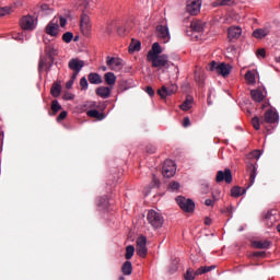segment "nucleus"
<instances>
[{"instance_id":"1","label":"nucleus","mask_w":280,"mask_h":280,"mask_svg":"<svg viewBox=\"0 0 280 280\" xmlns=\"http://www.w3.org/2000/svg\"><path fill=\"white\" fill-rule=\"evenodd\" d=\"M261 152L260 150H254L246 156L247 160H250L246 162V172L248 173V176L250 177L248 187L246 189L250 188L254 185V180L256 179L257 168H256V161L260 159Z\"/></svg>"},{"instance_id":"2","label":"nucleus","mask_w":280,"mask_h":280,"mask_svg":"<svg viewBox=\"0 0 280 280\" xmlns=\"http://www.w3.org/2000/svg\"><path fill=\"white\" fill-rule=\"evenodd\" d=\"M278 113L273 112L272 109H268L266 110V113H264V116H261V118H258L256 116L252 118V127L254 128V130H260V126H264V124H276L278 122Z\"/></svg>"},{"instance_id":"3","label":"nucleus","mask_w":280,"mask_h":280,"mask_svg":"<svg viewBox=\"0 0 280 280\" xmlns=\"http://www.w3.org/2000/svg\"><path fill=\"white\" fill-rule=\"evenodd\" d=\"M231 69L232 67L224 62L217 63L215 61H211L208 66L209 71L220 74L221 77H228L231 74Z\"/></svg>"},{"instance_id":"4","label":"nucleus","mask_w":280,"mask_h":280,"mask_svg":"<svg viewBox=\"0 0 280 280\" xmlns=\"http://www.w3.org/2000/svg\"><path fill=\"white\" fill-rule=\"evenodd\" d=\"M147 221L149 222L150 226H152V229L158 230L161 229L164 224V217H162V214L155 210H149V213L147 214Z\"/></svg>"},{"instance_id":"5","label":"nucleus","mask_w":280,"mask_h":280,"mask_svg":"<svg viewBox=\"0 0 280 280\" xmlns=\"http://www.w3.org/2000/svg\"><path fill=\"white\" fill-rule=\"evenodd\" d=\"M177 206L182 211L186 213H191L196 209V203L191 199H187L185 197L176 198Z\"/></svg>"},{"instance_id":"6","label":"nucleus","mask_w":280,"mask_h":280,"mask_svg":"<svg viewBox=\"0 0 280 280\" xmlns=\"http://www.w3.org/2000/svg\"><path fill=\"white\" fill-rule=\"evenodd\" d=\"M147 60L149 62H152V68H164L167 65V56L166 55H160V56H147Z\"/></svg>"},{"instance_id":"7","label":"nucleus","mask_w":280,"mask_h":280,"mask_svg":"<svg viewBox=\"0 0 280 280\" xmlns=\"http://www.w3.org/2000/svg\"><path fill=\"white\" fill-rule=\"evenodd\" d=\"M214 182L217 183H226V185H231L233 183V174L231 170L224 168V171L217 172V176L214 177Z\"/></svg>"},{"instance_id":"8","label":"nucleus","mask_w":280,"mask_h":280,"mask_svg":"<svg viewBox=\"0 0 280 280\" xmlns=\"http://www.w3.org/2000/svg\"><path fill=\"white\" fill-rule=\"evenodd\" d=\"M176 174V164L172 160H166L162 166V175L166 178L174 177Z\"/></svg>"},{"instance_id":"9","label":"nucleus","mask_w":280,"mask_h":280,"mask_svg":"<svg viewBox=\"0 0 280 280\" xmlns=\"http://www.w3.org/2000/svg\"><path fill=\"white\" fill-rule=\"evenodd\" d=\"M178 92V86L175 84L172 85H163L160 90H158V96L162 100H166L167 96H172Z\"/></svg>"},{"instance_id":"10","label":"nucleus","mask_w":280,"mask_h":280,"mask_svg":"<svg viewBox=\"0 0 280 280\" xmlns=\"http://www.w3.org/2000/svg\"><path fill=\"white\" fill-rule=\"evenodd\" d=\"M21 28L24 31H33L36 27V18L31 15H24L23 19H21Z\"/></svg>"},{"instance_id":"11","label":"nucleus","mask_w":280,"mask_h":280,"mask_svg":"<svg viewBox=\"0 0 280 280\" xmlns=\"http://www.w3.org/2000/svg\"><path fill=\"white\" fill-rule=\"evenodd\" d=\"M148 254L147 237L140 236L137 238V255L140 258H145Z\"/></svg>"},{"instance_id":"12","label":"nucleus","mask_w":280,"mask_h":280,"mask_svg":"<svg viewBox=\"0 0 280 280\" xmlns=\"http://www.w3.org/2000/svg\"><path fill=\"white\" fill-rule=\"evenodd\" d=\"M156 36H158V39L162 40V43L164 44H167L170 43V31L167 30V26L166 25H158L156 26Z\"/></svg>"},{"instance_id":"13","label":"nucleus","mask_w":280,"mask_h":280,"mask_svg":"<svg viewBox=\"0 0 280 280\" xmlns=\"http://www.w3.org/2000/svg\"><path fill=\"white\" fill-rule=\"evenodd\" d=\"M60 26L58 25V20L52 19L48 25H46L45 32L46 35L50 37H57Z\"/></svg>"},{"instance_id":"14","label":"nucleus","mask_w":280,"mask_h":280,"mask_svg":"<svg viewBox=\"0 0 280 280\" xmlns=\"http://www.w3.org/2000/svg\"><path fill=\"white\" fill-rule=\"evenodd\" d=\"M201 3L199 0H187L186 11L192 16H196L199 13Z\"/></svg>"},{"instance_id":"15","label":"nucleus","mask_w":280,"mask_h":280,"mask_svg":"<svg viewBox=\"0 0 280 280\" xmlns=\"http://www.w3.org/2000/svg\"><path fill=\"white\" fill-rule=\"evenodd\" d=\"M52 65L54 57H40V61H38V72H43L45 69L46 72H49Z\"/></svg>"},{"instance_id":"16","label":"nucleus","mask_w":280,"mask_h":280,"mask_svg":"<svg viewBox=\"0 0 280 280\" xmlns=\"http://www.w3.org/2000/svg\"><path fill=\"white\" fill-rule=\"evenodd\" d=\"M107 67L114 71H121L122 69V60L115 57H107Z\"/></svg>"},{"instance_id":"17","label":"nucleus","mask_w":280,"mask_h":280,"mask_svg":"<svg viewBox=\"0 0 280 280\" xmlns=\"http://www.w3.org/2000/svg\"><path fill=\"white\" fill-rule=\"evenodd\" d=\"M85 62L80 59H70L68 62V69L72 70L75 73H80L82 71Z\"/></svg>"},{"instance_id":"18","label":"nucleus","mask_w":280,"mask_h":280,"mask_svg":"<svg viewBox=\"0 0 280 280\" xmlns=\"http://www.w3.org/2000/svg\"><path fill=\"white\" fill-rule=\"evenodd\" d=\"M80 28L81 33L85 36H88L90 34V30H92V25H90V18L85 14L81 15Z\"/></svg>"},{"instance_id":"19","label":"nucleus","mask_w":280,"mask_h":280,"mask_svg":"<svg viewBox=\"0 0 280 280\" xmlns=\"http://www.w3.org/2000/svg\"><path fill=\"white\" fill-rule=\"evenodd\" d=\"M271 245L272 243L268 240L252 242V247L256 249H268L270 248Z\"/></svg>"},{"instance_id":"20","label":"nucleus","mask_w":280,"mask_h":280,"mask_svg":"<svg viewBox=\"0 0 280 280\" xmlns=\"http://www.w3.org/2000/svg\"><path fill=\"white\" fill-rule=\"evenodd\" d=\"M95 94L103 100H107L110 96V89L107 86H100L95 90Z\"/></svg>"},{"instance_id":"21","label":"nucleus","mask_w":280,"mask_h":280,"mask_svg":"<svg viewBox=\"0 0 280 280\" xmlns=\"http://www.w3.org/2000/svg\"><path fill=\"white\" fill-rule=\"evenodd\" d=\"M243 31L238 26H231L228 32L229 39H236L241 37Z\"/></svg>"},{"instance_id":"22","label":"nucleus","mask_w":280,"mask_h":280,"mask_svg":"<svg viewBox=\"0 0 280 280\" xmlns=\"http://www.w3.org/2000/svg\"><path fill=\"white\" fill-rule=\"evenodd\" d=\"M206 23L201 22L200 20H194L190 24L191 31L196 33H203V28Z\"/></svg>"},{"instance_id":"23","label":"nucleus","mask_w":280,"mask_h":280,"mask_svg":"<svg viewBox=\"0 0 280 280\" xmlns=\"http://www.w3.org/2000/svg\"><path fill=\"white\" fill-rule=\"evenodd\" d=\"M86 80H89L90 84L93 85H100L103 83L102 75H100V73H90Z\"/></svg>"},{"instance_id":"24","label":"nucleus","mask_w":280,"mask_h":280,"mask_svg":"<svg viewBox=\"0 0 280 280\" xmlns=\"http://www.w3.org/2000/svg\"><path fill=\"white\" fill-rule=\"evenodd\" d=\"M269 32L266 28H256L254 30V32L252 33V37L256 38V39H262L266 36H268Z\"/></svg>"},{"instance_id":"25","label":"nucleus","mask_w":280,"mask_h":280,"mask_svg":"<svg viewBox=\"0 0 280 280\" xmlns=\"http://www.w3.org/2000/svg\"><path fill=\"white\" fill-rule=\"evenodd\" d=\"M62 92V85H60V82H54L52 88L50 89V95L52 97H59L60 93Z\"/></svg>"},{"instance_id":"26","label":"nucleus","mask_w":280,"mask_h":280,"mask_svg":"<svg viewBox=\"0 0 280 280\" xmlns=\"http://www.w3.org/2000/svg\"><path fill=\"white\" fill-rule=\"evenodd\" d=\"M160 54H162V48L159 43H154L147 57H160Z\"/></svg>"},{"instance_id":"27","label":"nucleus","mask_w":280,"mask_h":280,"mask_svg":"<svg viewBox=\"0 0 280 280\" xmlns=\"http://www.w3.org/2000/svg\"><path fill=\"white\" fill-rule=\"evenodd\" d=\"M192 104H194V97L187 96L186 101H184V103H182V105H179V109L187 112V110L191 109Z\"/></svg>"},{"instance_id":"28","label":"nucleus","mask_w":280,"mask_h":280,"mask_svg":"<svg viewBox=\"0 0 280 280\" xmlns=\"http://www.w3.org/2000/svg\"><path fill=\"white\" fill-rule=\"evenodd\" d=\"M88 117L95 118L97 121L105 119V114L97 112L96 109H91L88 112Z\"/></svg>"},{"instance_id":"29","label":"nucleus","mask_w":280,"mask_h":280,"mask_svg":"<svg viewBox=\"0 0 280 280\" xmlns=\"http://www.w3.org/2000/svg\"><path fill=\"white\" fill-rule=\"evenodd\" d=\"M244 192H246L245 188H242L238 186H234L231 188V197L232 198H238V197L243 196Z\"/></svg>"},{"instance_id":"30","label":"nucleus","mask_w":280,"mask_h":280,"mask_svg":"<svg viewBox=\"0 0 280 280\" xmlns=\"http://www.w3.org/2000/svg\"><path fill=\"white\" fill-rule=\"evenodd\" d=\"M252 101L256 103H260L264 101V94H261L260 90H252L250 91Z\"/></svg>"},{"instance_id":"31","label":"nucleus","mask_w":280,"mask_h":280,"mask_svg":"<svg viewBox=\"0 0 280 280\" xmlns=\"http://www.w3.org/2000/svg\"><path fill=\"white\" fill-rule=\"evenodd\" d=\"M104 80H105V83H107V85L114 86L115 82L117 81V77H115V73L113 72H107L104 75Z\"/></svg>"},{"instance_id":"32","label":"nucleus","mask_w":280,"mask_h":280,"mask_svg":"<svg viewBox=\"0 0 280 280\" xmlns=\"http://www.w3.org/2000/svg\"><path fill=\"white\" fill-rule=\"evenodd\" d=\"M120 272L125 276H130L132 273V264L130 261H125L120 267Z\"/></svg>"},{"instance_id":"33","label":"nucleus","mask_w":280,"mask_h":280,"mask_svg":"<svg viewBox=\"0 0 280 280\" xmlns=\"http://www.w3.org/2000/svg\"><path fill=\"white\" fill-rule=\"evenodd\" d=\"M205 81L206 77L203 75V73L195 71V82L197 83V85H199V88H203Z\"/></svg>"},{"instance_id":"34","label":"nucleus","mask_w":280,"mask_h":280,"mask_svg":"<svg viewBox=\"0 0 280 280\" xmlns=\"http://www.w3.org/2000/svg\"><path fill=\"white\" fill-rule=\"evenodd\" d=\"M44 54H46V56L44 57L54 58L57 55V50L54 48L52 45H46V47L44 48Z\"/></svg>"},{"instance_id":"35","label":"nucleus","mask_w":280,"mask_h":280,"mask_svg":"<svg viewBox=\"0 0 280 280\" xmlns=\"http://www.w3.org/2000/svg\"><path fill=\"white\" fill-rule=\"evenodd\" d=\"M50 109L52 110L51 115L55 116L58 112L62 110V105L57 100H54Z\"/></svg>"},{"instance_id":"36","label":"nucleus","mask_w":280,"mask_h":280,"mask_svg":"<svg viewBox=\"0 0 280 280\" xmlns=\"http://www.w3.org/2000/svg\"><path fill=\"white\" fill-rule=\"evenodd\" d=\"M139 50H140V42L132 39L129 45V52L132 54V52L139 51Z\"/></svg>"},{"instance_id":"37","label":"nucleus","mask_w":280,"mask_h":280,"mask_svg":"<svg viewBox=\"0 0 280 280\" xmlns=\"http://www.w3.org/2000/svg\"><path fill=\"white\" fill-rule=\"evenodd\" d=\"M97 207H100L101 209H107L109 207V201L107 200V197H100Z\"/></svg>"},{"instance_id":"38","label":"nucleus","mask_w":280,"mask_h":280,"mask_svg":"<svg viewBox=\"0 0 280 280\" xmlns=\"http://www.w3.org/2000/svg\"><path fill=\"white\" fill-rule=\"evenodd\" d=\"M133 255H135V246L132 245L127 246L126 253H125V259L130 260Z\"/></svg>"},{"instance_id":"39","label":"nucleus","mask_w":280,"mask_h":280,"mask_svg":"<svg viewBox=\"0 0 280 280\" xmlns=\"http://www.w3.org/2000/svg\"><path fill=\"white\" fill-rule=\"evenodd\" d=\"M196 276H198V275H196L194 272V269L189 268V269H187L186 273L184 275V279L185 280H196Z\"/></svg>"},{"instance_id":"40","label":"nucleus","mask_w":280,"mask_h":280,"mask_svg":"<svg viewBox=\"0 0 280 280\" xmlns=\"http://www.w3.org/2000/svg\"><path fill=\"white\" fill-rule=\"evenodd\" d=\"M244 79L246 80V82H248V84H254L255 83V75H254L253 71H247L244 74Z\"/></svg>"},{"instance_id":"41","label":"nucleus","mask_w":280,"mask_h":280,"mask_svg":"<svg viewBox=\"0 0 280 280\" xmlns=\"http://www.w3.org/2000/svg\"><path fill=\"white\" fill-rule=\"evenodd\" d=\"M72 39H73V34L72 33H70V32L63 33V35H62L63 43L70 44L72 42Z\"/></svg>"},{"instance_id":"42","label":"nucleus","mask_w":280,"mask_h":280,"mask_svg":"<svg viewBox=\"0 0 280 280\" xmlns=\"http://www.w3.org/2000/svg\"><path fill=\"white\" fill-rule=\"evenodd\" d=\"M9 13H11V8L5 7L0 9V18L7 16Z\"/></svg>"},{"instance_id":"43","label":"nucleus","mask_w":280,"mask_h":280,"mask_svg":"<svg viewBox=\"0 0 280 280\" xmlns=\"http://www.w3.org/2000/svg\"><path fill=\"white\" fill-rule=\"evenodd\" d=\"M80 86H81V91L88 90V80L85 79V77L81 78Z\"/></svg>"},{"instance_id":"44","label":"nucleus","mask_w":280,"mask_h":280,"mask_svg":"<svg viewBox=\"0 0 280 280\" xmlns=\"http://www.w3.org/2000/svg\"><path fill=\"white\" fill-rule=\"evenodd\" d=\"M234 0H221V2H219V5L221 7H231L233 5Z\"/></svg>"},{"instance_id":"45","label":"nucleus","mask_w":280,"mask_h":280,"mask_svg":"<svg viewBox=\"0 0 280 280\" xmlns=\"http://www.w3.org/2000/svg\"><path fill=\"white\" fill-rule=\"evenodd\" d=\"M170 189H172V191H177L179 189V183L178 182L170 183Z\"/></svg>"},{"instance_id":"46","label":"nucleus","mask_w":280,"mask_h":280,"mask_svg":"<svg viewBox=\"0 0 280 280\" xmlns=\"http://www.w3.org/2000/svg\"><path fill=\"white\" fill-rule=\"evenodd\" d=\"M147 153H149V154L156 153V147H154L152 144L147 145Z\"/></svg>"},{"instance_id":"47","label":"nucleus","mask_w":280,"mask_h":280,"mask_svg":"<svg viewBox=\"0 0 280 280\" xmlns=\"http://www.w3.org/2000/svg\"><path fill=\"white\" fill-rule=\"evenodd\" d=\"M67 116H68V113H67V112H62V113H60V115H58V117L56 118V120H57L58 122L63 121Z\"/></svg>"},{"instance_id":"48","label":"nucleus","mask_w":280,"mask_h":280,"mask_svg":"<svg viewBox=\"0 0 280 280\" xmlns=\"http://www.w3.org/2000/svg\"><path fill=\"white\" fill-rule=\"evenodd\" d=\"M209 271H207L206 269L203 268H199L197 270L194 271L195 276H202V275H206L208 273Z\"/></svg>"},{"instance_id":"49","label":"nucleus","mask_w":280,"mask_h":280,"mask_svg":"<svg viewBox=\"0 0 280 280\" xmlns=\"http://www.w3.org/2000/svg\"><path fill=\"white\" fill-rule=\"evenodd\" d=\"M256 56H258V58H265L266 57V50L260 48L256 51Z\"/></svg>"},{"instance_id":"50","label":"nucleus","mask_w":280,"mask_h":280,"mask_svg":"<svg viewBox=\"0 0 280 280\" xmlns=\"http://www.w3.org/2000/svg\"><path fill=\"white\" fill-rule=\"evenodd\" d=\"M54 20H56V21H58V22L60 23L59 26H61V27H65V26H66L67 21H66L65 18H60V19L54 18Z\"/></svg>"},{"instance_id":"51","label":"nucleus","mask_w":280,"mask_h":280,"mask_svg":"<svg viewBox=\"0 0 280 280\" xmlns=\"http://www.w3.org/2000/svg\"><path fill=\"white\" fill-rule=\"evenodd\" d=\"M199 269H203V270H207V272H210L212 270H215V266H203V267H199Z\"/></svg>"},{"instance_id":"52","label":"nucleus","mask_w":280,"mask_h":280,"mask_svg":"<svg viewBox=\"0 0 280 280\" xmlns=\"http://www.w3.org/2000/svg\"><path fill=\"white\" fill-rule=\"evenodd\" d=\"M63 100L65 101H72L73 100V94L72 93H65L63 94Z\"/></svg>"},{"instance_id":"53","label":"nucleus","mask_w":280,"mask_h":280,"mask_svg":"<svg viewBox=\"0 0 280 280\" xmlns=\"http://www.w3.org/2000/svg\"><path fill=\"white\" fill-rule=\"evenodd\" d=\"M160 184L159 179L156 176L152 175V187H158Z\"/></svg>"},{"instance_id":"54","label":"nucleus","mask_w":280,"mask_h":280,"mask_svg":"<svg viewBox=\"0 0 280 280\" xmlns=\"http://www.w3.org/2000/svg\"><path fill=\"white\" fill-rule=\"evenodd\" d=\"M254 257L264 258V257H266V252H255L254 253Z\"/></svg>"},{"instance_id":"55","label":"nucleus","mask_w":280,"mask_h":280,"mask_svg":"<svg viewBox=\"0 0 280 280\" xmlns=\"http://www.w3.org/2000/svg\"><path fill=\"white\" fill-rule=\"evenodd\" d=\"M147 94H149L150 97L154 96V90L152 86H147Z\"/></svg>"},{"instance_id":"56","label":"nucleus","mask_w":280,"mask_h":280,"mask_svg":"<svg viewBox=\"0 0 280 280\" xmlns=\"http://www.w3.org/2000/svg\"><path fill=\"white\" fill-rule=\"evenodd\" d=\"M213 205H214L213 199H207V200H205V206H207V207H213Z\"/></svg>"},{"instance_id":"57","label":"nucleus","mask_w":280,"mask_h":280,"mask_svg":"<svg viewBox=\"0 0 280 280\" xmlns=\"http://www.w3.org/2000/svg\"><path fill=\"white\" fill-rule=\"evenodd\" d=\"M125 27L120 26L119 28H117V33L119 34V36H125Z\"/></svg>"},{"instance_id":"58","label":"nucleus","mask_w":280,"mask_h":280,"mask_svg":"<svg viewBox=\"0 0 280 280\" xmlns=\"http://www.w3.org/2000/svg\"><path fill=\"white\" fill-rule=\"evenodd\" d=\"M73 86V80L66 82V90H71Z\"/></svg>"},{"instance_id":"59","label":"nucleus","mask_w":280,"mask_h":280,"mask_svg":"<svg viewBox=\"0 0 280 280\" xmlns=\"http://www.w3.org/2000/svg\"><path fill=\"white\" fill-rule=\"evenodd\" d=\"M211 223H212V220H211L209 217H206V218H205V225H206V226H210Z\"/></svg>"},{"instance_id":"60","label":"nucleus","mask_w":280,"mask_h":280,"mask_svg":"<svg viewBox=\"0 0 280 280\" xmlns=\"http://www.w3.org/2000/svg\"><path fill=\"white\" fill-rule=\"evenodd\" d=\"M40 10L43 12H47V11H50V8H48V4H43V5H40Z\"/></svg>"},{"instance_id":"61","label":"nucleus","mask_w":280,"mask_h":280,"mask_svg":"<svg viewBox=\"0 0 280 280\" xmlns=\"http://www.w3.org/2000/svg\"><path fill=\"white\" fill-rule=\"evenodd\" d=\"M189 118H184V122H183V126H184V128H187V127H189Z\"/></svg>"},{"instance_id":"62","label":"nucleus","mask_w":280,"mask_h":280,"mask_svg":"<svg viewBox=\"0 0 280 280\" xmlns=\"http://www.w3.org/2000/svg\"><path fill=\"white\" fill-rule=\"evenodd\" d=\"M78 74H80V72H77V73H75V71H73V73H72V79H70V81H74L75 78L78 77Z\"/></svg>"},{"instance_id":"63","label":"nucleus","mask_w":280,"mask_h":280,"mask_svg":"<svg viewBox=\"0 0 280 280\" xmlns=\"http://www.w3.org/2000/svg\"><path fill=\"white\" fill-rule=\"evenodd\" d=\"M3 142V131H1V129H0V143H2Z\"/></svg>"},{"instance_id":"64","label":"nucleus","mask_w":280,"mask_h":280,"mask_svg":"<svg viewBox=\"0 0 280 280\" xmlns=\"http://www.w3.org/2000/svg\"><path fill=\"white\" fill-rule=\"evenodd\" d=\"M112 32H113V28L110 26H108L107 31H106L107 35H109Z\"/></svg>"}]
</instances>
